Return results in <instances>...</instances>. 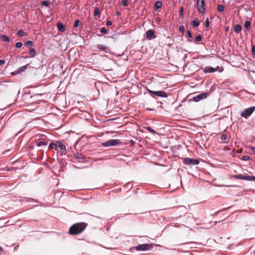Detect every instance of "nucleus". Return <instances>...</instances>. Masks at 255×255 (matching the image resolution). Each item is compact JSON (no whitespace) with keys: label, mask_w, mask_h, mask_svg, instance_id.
<instances>
[{"label":"nucleus","mask_w":255,"mask_h":255,"mask_svg":"<svg viewBox=\"0 0 255 255\" xmlns=\"http://www.w3.org/2000/svg\"><path fill=\"white\" fill-rule=\"evenodd\" d=\"M87 226L85 222H80L73 224L69 230V233L71 235H77L83 232Z\"/></svg>","instance_id":"nucleus-1"},{"label":"nucleus","mask_w":255,"mask_h":255,"mask_svg":"<svg viewBox=\"0 0 255 255\" xmlns=\"http://www.w3.org/2000/svg\"><path fill=\"white\" fill-rule=\"evenodd\" d=\"M233 177L236 179H242L247 181H255V176L242 174L234 175L233 176Z\"/></svg>","instance_id":"nucleus-2"},{"label":"nucleus","mask_w":255,"mask_h":255,"mask_svg":"<svg viewBox=\"0 0 255 255\" xmlns=\"http://www.w3.org/2000/svg\"><path fill=\"white\" fill-rule=\"evenodd\" d=\"M197 8L198 11L201 13H204L206 11V6L205 3V0H197Z\"/></svg>","instance_id":"nucleus-3"},{"label":"nucleus","mask_w":255,"mask_h":255,"mask_svg":"<svg viewBox=\"0 0 255 255\" xmlns=\"http://www.w3.org/2000/svg\"><path fill=\"white\" fill-rule=\"evenodd\" d=\"M255 107H251L246 109L244 111H243L241 113V116L242 117H244V118L247 119V118H248L250 116H251L252 115V114L255 111Z\"/></svg>","instance_id":"nucleus-4"},{"label":"nucleus","mask_w":255,"mask_h":255,"mask_svg":"<svg viewBox=\"0 0 255 255\" xmlns=\"http://www.w3.org/2000/svg\"><path fill=\"white\" fill-rule=\"evenodd\" d=\"M121 141L119 139H110L107 140V141L103 142L102 145L103 146H115L118 144H120Z\"/></svg>","instance_id":"nucleus-5"},{"label":"nucleus","mask_w":255,"mask_h":255,"mask_svg":"<svg viewBox=\"0 0 255 255\" xmlns=\"http://www.w3.org/2000/svg\"><path fill=\"white\" fill-rule=\"evenodd\" d=\"M152 245L148 244H142L135 247L137 251H147L151 249Z\"/></svg>","instance_id":"nucleus-6"},{"label":"nucleus","mask_w":255,"mask_h":255,"mask_svg":"<svg viewBox=\"0 0 255 255\" xmlns=\"http://www.w3.org/2000/svg\"><path fill=\"white\" fill-rule=\"evenodd\" d=\"M148 91L149 93L152 94L153 96H155L157 97H167V94L163 91H153L150 90H148Z\"/></svg>","instance_id":"nucleus-7"},{"label":"nucleus","mask_w":255,"mask_h":255,"mask_svg":"<svg viewBox=\"0 0 255 255\" xmlns=\"http://www.w3.org/2000/svg\"><path fill=\"white\" fill-rule=\"evenodd\" d=\"M184 162L186 165H197L199 163V161L195 159L185 158Z\"/></svg>","instance_id":"nucleus-8"},{"label":"nucleus","mask_w":255,"mask_h":255,"mask_svg":"<svg viewBox=\"0 0 255 255\" xmlns=\"http://www.w3.org/2000/svg\"><path fill=\"white\" fill-rule=\"evenodd\" d=\"M208 96L207 93H203L193 98L192 100L198 102L201 100L206 99Z\"/></svg>","instance_id":"nucleus-9"},{"label":"nucleus","mask_w":255,"mask_h":255,"mask_svg":"<svg viewBox=\"0 0 255 255\" xmlns=\"http://www.w3.org/2000/svg\"><path fill=\"white\" fill-rule=\"evenodd\" d=\"M146 34L147 38L149 40H151L156 37L154 31L151 29L147 30Z\"/></svg>","instance_id":"nucleus-10"},{"label":"nucleus","mask_w":255,"mask_h":255,"mask_svg":"<svg viewBox=\"0 0 255 255\" xmlns=\"http://www.w3.org/2000/svg\"><path fill=\"white\" fill-rule=\"evenodd\" d=\"M57 147H59L61 149V155L66 154V146L62 142L60 141L57 142Z\"/></svg>","instance_id":"nucleus-11"},{"label":"nucleus","mask_w":255,"mask_h":255,"mask_svg":"<svg viewBox=\"0 0 255 255\" xmlns=\"http://www.w3.org/2000/svg\"><path fill=\"white\" fill-rule=\"evenodd\" d=\"M203 70L205 73H213L217 71V69L211 67H206Z\"/></svg>","instance_id":"nucleus-12"},{"label":"nucleus","mask_w":255,"mask_h":255,"mask_svg":"<svg viewBox=\"0 0 255 255\" xmlns=\"http://www.w3.org/2000/svg\"><path fill=\"white\" fill-rule=\"evenodd\" d=\"M101 16V12L99 8L97 7L94 10V16L95 18L98 19V18H100Z\"/></svg>","instance_id":"nucleus-13"},{"label":"nucleus","mask_w":255,"mask_h":255,"mask_svg":"<svg viewBox=\"0 0 255 255\" xmlns=\"http://www.w3.org/2000/svg\"><path fill=\"white\" fill-rule=\"evenodd\" d=\"M57 28L58 29V30L59 31H60L61 32H64L65 30V26L61 22L57 23Z\"/></svg>","instance_id":"nucleus-14"},{"label":"nucleus","mask_w":255,"mask_h":255,"mask_svg":"<svg viewBox=\"0 0 255 255\" xmlns=\"http://www.w3.org/2000/svg\"><path fill=\"white\" fill-rule=\"evenodd\" d=\"M0 39L1 41L3 42H9V38L5 35L4 34H0Z\"/></svg>","instance_id":"nucleus-15"},{"label":"nucleus","mask_w":255,"mask_h":255,"mask_svg":"<svg viewBox=\"0 0 255 255\" xmlns=\"http://www.w3.org/2000/svg\"><path fill=\"white\" fill-rule=\"evenodd\" d=\"M162 5V2L160 1H156L154 5V7L155 9H158L161 7Z\"/></svg>","instance_id":"nucleus-16"},{"label":"nucleus","mask_w":255,"mask_h":255,"mask_svg":"<svg viewBox=\"0 0 255 255\" xmlns=\"http://www.w3.org/2000/svg\"><path fill=\"white\" fill-rule=\"evenodd\" d=\"M28 65V64H26L23 66H21V67H19V68H18V69H17L18 72H17V73H21V72H24L27 69Z\"/></svg>","instance_id":"nucleus-17"},{"label":"nucleus","mask_w":255,"mask_h":255,"mask_svg":"<svg viewBox=\"0 0 255 255\" xmlns=\"http://www.w3.org/2000/svg\"><path fill=\"white\" fill-rule=\"evenodd\" d=\"M242 27L240 24H237L234 27V31L236 33H239L241 31Z\"/></svg>","instance_id":"nucleus-18"},{"label":"nucleus","mask_w":255,"mask_h":255,"mask_svg":"<svg viewBox=\"0 0 255 255\" xmlns=\"http://www.w3.org/2000/svg\"><path fill=\"white\" fill-rule=\"evenodd\" d=\"M29 54L30 56V57H34L36 54V51L34 49L32 48H30L29 49Z\"/></svg>","instance_id":"nucleus-19"},{"label":"nucleus","mask_w":255,"mask_h":255,"mask_svg":"<svg viewBox=\"0 0 255 255\" xmlns=\"http://www.w3.org/2000/svg\"><path fill=\"white\" fill-rule=\"evenodd\" d=\"M200 24L199 21L197 18H196L192 22V25L194 27H198Z\"/></svg>","instance_id":"nucleus-20"},{"label":"nucleus","mask_w":255,"mask_h":255,"mask_svg":"<svg viewBox=\"0 0 255 255\" xmlns=\"http://www.w3.org/2000/svg\"><path fill=\"white\" fill-rule=\"evenodd\" d=\"M16 35L18 36L22 37L26 35V33L23 30H20L16 33Z\"/></svg>","instance_id":"nucleus-21"},{"label":"nucleus","mask_w":255,"mask_h":255,"mask_svg":"<svg viewBox=\"0 0 255 255\" xmlns=\"http://www.w3.org/2000/svg\"><path fill=\"white\" fill-rule=\"evenodd\" d=\"M251 23L250 21H248V20H247L245 21V27L247 28V29H250V27H251Z\"/></svg>","instance_id":"nucleus-22"},{"label":"nucleus","mask_w":255,"mask_h":255,"mask_svg":"<svg viewBox=\"0 0 255 255\" xmlns=\"http://www.w3.org/2000/svg\"><path fill=\"white\" fill-rule=\"evenodd\" d=\"M74 156L77 159H82L83 158V156L81 153L77 152L74 154Z\"/></svg>","instance_id":"nucleus-23"},{"label":"nucleus","mask_w":255,"mask_h":255,"mask_svg":"<svg viewBox=\"0 0 255 255\" xmlns=\"http://www.w3.org/2000/svg\"><path fill=\"white\" fill-rule=\"evenodd\" d=\"M225 6L223 5L219 4L218 6V10L219 12H222L224 10Z\"/></svg>","instance_id":"nucleus-24"},{"label":"nucleus","mask_w":255,"mask_h":255,"mask_svg":"<svg viewBox=\"0 0 255 255\" xmlns=\"http://www.w3.org/2000/svg\"><path fill=\"white\" fill-rule=\"evenodd\" d=\"M97 48L99 49L105 51L106 49V47L105 45L102 44H98L97 45Z\"/></svg>","instance_id":"nucleus-25"},{"label":"nucleus","mask_w":255,"mask_h":255,"mask_svg":"<svg viewBox=\"0 0 255 255\" xmlns=\"http://www.w3.org/2000/svg\"><path fill=\"white\" fill-rule=\"evenodd\" d=\"M49 147L52 149H56L57 147V143H51L49 145Z\"/></svg>","instance_id":"nucleus-26"},{"label":"nucleus","mask_w":255,"mask_h":255,"mask_svg":"<svg viewBox=\"0 0 255 255\" xmlns=\"http://www.w3.org/2000/svg\"><path fill=\"white\" fill-rule=\"evenodd\" d=\"M80 23H81V21L78 19H76L74 22V27H78Z\"/></svg>","instance_id":"nucleus-27"},{"label":"nucleus","mask_w":255,"mask_h":255,"mask_svg":"<svg viewBox=\"0 0 255 255\" xmlns=\"http://www.w3.org/2000/svg\"><path fill=\"white\" fill-rule=\"evenodd\" d=\"M222 141H225L227 139V135L226 134H222L220 136Z\"/></svg>","instance_id":"nucleus-28"},{"label":"nucleus","mask_w":255,"mask_h":255,"mask_svg":"<svg viewBox=\"0 0 255 255\" xmlns=\"http://www.w3.org/2000/svg\"><path fill=\"white\" fill-rule=\"evenodd\" d=\"M37 145L38 146H41L42 145H47V143L43 141H40L37 143Z\"/></svg>","instance_id":"nucleus-29"},{"label":"nucleus","mask_w":255,"mask_h":255,"mask_svg":"<svg viewBox=\"0 0 255 255\" xmlns=\"http://www.w3.org/2000/svg\"><path fill=\"white\" fill-rule=\"evenodd\" d=\"M33 44V43L31 41H26L25 43V45L26 46V47H29L30 46H32Z\"/></svg>","instance_id":"nucleus-30"},{"label":"nucleus","mask_w":255,"mask_h":255,"mask_svg":"<svg viewBox=\"0 0 255 255\" xmlns=\"http://www.w3.org/2000/svg\"><path fill=\"white\" fill-rule=\"evenodd\" d=\"M146 129H147V130H148L149 132H151V133H156V132L155 131V130H154L153 129H152V128L151 127H147V128H146Z\"/></svg>","instance_id":"nucleus-31"},{"label":"nucleus","mask_w":255,"mask_h":255,"mask_svg":"<svg viewBox=\"0 0 255 255\" xmlns=\"http://www.w3.org/2000/svg\"><path fill=\"white\" fill-rule=\"evenodd\" d=\"M252 52L253 56L255 57V45H253L252 46Z\"/></svg>","instance_id":"nucleus-32"},{"label":"nucleus","mask_w":255,"mask_h":255,"mask_svg":"<svg viewBox=\"0 0 255 255\" xmlns=\"http://www.w3.org/2000/svg\"><path fill=\"white\" fill-rule=\"evenodd\" d=\"M22 46V43L20 42H16L15 44V47L17 48H20Z\"/></svg>","instance_id":"nucleus-33"},{"label":"nucleus","mask_w":255,"mask_h":255,"mask_svg":"<svg viewBox=\"0 0 255 255\" xmlns=\"http://www.w3.org/2000/svg\"><path fill=\"white\" fill-rule=\"evenodd\" d=\"M202 40V36L201 35H198L196 38H195V41L197 42H200Z\"/></svg>","instance_id":"nucleus-34"},{"label":"nucleus","mask_w":255,"mask_h":255,"mask_svg":"<svg viewBox=\"0 0 255 255\" xmlns=\"http://www.w3.org/2000/svg\"><path fill=\"white\" fill-rule=\"evenodd\" d=\"M100 31L101 33L106 34L107 33V29L105 27H102L101 28Z\"/></svg>","instance_id":"nucleus-35"},{"label":"nucleus","mask_w":255,"mask_h":255,"mask_svg":"<svg viewBox=\"0 0 255 255\" xmlns=\"http://www.w3.org/2000/svg\"><path fill=\"white\" fill-rule=\"evenodd\" d=\"M179 30L181 33H184V30H185L184 26L180 25L179 27Z\"/></svg>","instance_id":"nucleus-36"},{"label":"nucleus","mask_w":255,"mask_h":255,"mask_svg":"<svg viewBox=\"0 0 255 255\" xmlns=\"http://www.w3.org/2000/svg\"><path fill=\"white\" fill-rule=\"evenodd\" d=\"M122 4L124 6H127L128 4V0H123Z\"/></svg>","instance_id":"nucleus-37"},{"label":"nucleus","mask_w":255,"mask_h":255,"mask_svg":"<svg viewBox=\"0 0 255 255\" xmlns=\"http://www.w3.org/2000/svg\"><path fill=\"white\" fill-rule=\"evenodd\" d=\"M250 158V157L248 155L243 156L242 157V159L245 161L249 160Z\"/></svg>","instance_id":"nucleus-38"},{"label":"nucleus","mask_w":255,"mask_h":255,"mask_svg":"<svg viewBox=\"0 0 255 255\" xmlns=\"http://www.w3.org/2000/svg\"><path fill=\"white\" fill-rule=\"evenodd\" d=\"M210 21L208 18H206L205 20V26L206 27H208L209 26Z\"/></svg>","instance_id":"nucleus-39"},{"label":"nucleus","mask_w":255,"mask_h":255,"mask_svg":"<svg viewBox=\"0 0 255 255\" xmlns=\"http://www.w3.org/2000/svg\"><path fill=\"white\" fill-rule=\"evenodd\" d=\"M41 3L44 5L48 6L49 2L48 1L44 0L42 1Z\"/></svg>","instance_id":"nucleus-40"},{"label":"nucleus","mask_w":255,"mask_h":255,"mask_svg":"<svg viewBox=\"0 0 255 255\" xmlns=\"http://www.w3.org/2000/svg\"><path fill=\"white\" fill-rule=\"evenodd\" d=\"M187 35L189 37V38H192V33L191 32V31L190 30H188L187 31Z\"/></svg>","instance_id":"nucleus-41"},{"label":"nucleus","mask_w":255,"mask_h":255,"mask_svg":"<svg viewBox=\"0 0 255 255\" xmlns=\"http://www.w3.org/2000/svg\"><path fill=\"white\" fill-rule=\"evenodd\" d=\"M106 24L107 26H111L112 24V22L111 20L107 21Z\"/></svg>","instance_id":"nucleus-42"},{"label":"nucleus","mask_w":255,"mask_h":255,"mask_svg":"<svg viewBox=\"0 0 255 255\" xmlns=\"http://www.w3.org/2000/svg\"><path fill=\"white\" fill-rule=\"evenodd\" d=\"M183 12V7H181L180 8V15H181L182 14Z\"/></svg>","instance_id":"nucleus-43"},{"label":"nucleus","mask_w":255,"mask_h":255,"mask_svg":"<svg viewBox=\"0 0 255 255\" xmlns=\"http://www.w3.org/2000/svg\"><path fill=\"white\" fill-rule=\"evenodd\" d=\"M5 63V61L3 60H0V65H2Z\"/></svg>","instance_id":"nucleus-44"},{"label":"nucleus","mask_w":255,"mask_h":255,"mask_svg":"<svg viewBox=\"0 0 255 255\" xmlns=\"http://www.w3.org/2000/svg\"><path fill=\"white\" fill-rule=\"evenodd\" d=\"M251 150L254 154H255V147H252L251 148Z\"/></svg>","instance_id":"nucleus-45"},{"label":"nucleus","mask_w":255,"mask_h":255,"mask_svg":"<svg viewBox=\"0 0 255 255\" xmlns=\"http://www.w3.org/2000/svg\"><path fill=\"white\" fill-rule=\"evenodd\" d=\"M3 252V249L0 247V255Z\"/></svg>","instance_id":"nucleus-46"},{"label":"nucleus","mask_w":255,"mask_h":255,"mask_svg":"<svg viewBox=\"0 0 255 255\" xmlns=\"http://www.w3.org/2000/svg\"><path fill=\"white\" fill-rule=\"evenodd\" d=\"M146 109H147V110H148V111H152V109H148V108H147Z\"/></svg>","instance_id":"nucleus-47"},{"label":"nucleus","mask_w":255,"mask_h":255,"mask_svg":"<svg viewBox=\"0 0 255 255\" xmlns=\"http://www.w3.org/2000/svg\"><path fill=\"white\" fill-rule=\"evenodd\" d=\"M11 74H12V75H14V74H15V73H13H13H12Z\"/></svg>","instance_id":"nucleus-48"}]
</instances>
